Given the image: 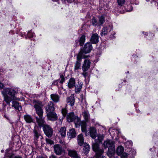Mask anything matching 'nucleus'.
I'll use <instances>...</instances> for the list:
<instances>
[{
    "mask_svg": "<svg viewBox=\"0 0 158 158\" xmlns=\"http://www.w3.org/2000/svg\"><path fill=\"white\" fill-rule=\"evenodd\" d=\"M18 92V90L16 88H6L4 89L2 92L4 97V101L7 105L10 106V102L12 100H16L15 95Z\"/></svg>",
    "mask_w": 158,
    "mask_h": 158,
    "instance_id": "1",
    "label": "nucleus"
},
{
    "mask_svg": "<svg viewBox=\"0 0 158 158\" xmlns=\"http://www.w3.org/2000/svg\"><path fill=\"white\" fill-rule=\"evenodd\" d=\"M33 103L36 113L39 117H43L44 111L43 109V105L42 102L38 100H34L33 101Z\"/></svg>",
    "mask_w": 158,
    "mask_h": 158,
    "instance_id": "2",
    "label": "nucleus"
},
{
    "mask_svg": "<svg viewBox=\"0 0 158 158\" xmlns=\"http://www.w3.org/2000/svg\"><path fill=\"white\" fill-rule=\"evenodd\" d=\"M92 149L95 153V158H106L103 155L104 150L99 147V145L97 143H94L92 145Z\"/></svg>",
    "mask_w": 158,
    "mask_h": 158,
    "instance_id": "3",
    "label": "nucleus"
},
{
    "mask_svg": "<svg viewBox=\"0 0 158 158\" xmlns=\"http://www.w3.org/2000/svg\"><path fill=\"white\" fill-rule=\"evenodd\" d=\"M66 119L67 121L69 122H74L76 127L80 121V118L77 116L75 115L73 112L69 113L66 116Z\"/></svg>",
    "mask_w": 158,
    "mask_h": 158,
    "instance_id": "4",
    "label": "nucleus"
},
{
    "mask_svg": "<svg viewBox=\"0 0 158 158\" xmlns=\"http://www.w3.org/2000/svg\"><path fill=\"white\" fill-rule=\"evenodd\" d=\"M60 77L59 79L53 81L52 85H56L59 88L61 87L62 89H63V84L65 81L64 75L63 74H60Z\"/></svg>",
    "mask_w": 158,
    "mask_h": 158,
    "instance_id": "5",
    "label": "nucleus"
},
{
    "mask_svg": "<svg viewBox=\"0 0 158 158\" xmlns=\"http://www.w3.org/2000/svg\"><path fill=\"white\" fill-rule=\"evenodd\" d=\"M92 49L93 47L91 43L89 42H87L85 44L83 48L79 53H81L82 55L83 53H88L91 52Z\"/></svg>",
    "mask_w": 158,
    "mask_h": 158,
    "instance_id": "6",
    "label": "nucleus"
},
{
    "mask_svg": "<svg viewBox=\"0 0 158 158\" xmlns=\"http://www.w3.org/2000/svg\"><path fill=\"white\" fill-rule=\"evenodd\" d=\"M43 129L44 134L48 137H51L52 136L53 130L50 126L48 124L45 125Z\"/></svg>",
    "mask_w": 158,
    "mask_h": 158,
    "instance_id": "7",
    "label": "nucleus"
},
{
    "mask_svg": "<svg viewBox=\"0 0 158 158\" xmlns=\"http://www.w3.org/2000/svg\"><path fill=\"white\" fill-rule=\"evenodd\" d=\"M82 59V55L81 53H79L77 56V60L76 61L74 66V70H78L81 69V62Z\"/></svg>",
    "mask_w": 158,
    "mask_h": 158,
    "instance_id": "8",
    "label": "nucleus"
},
{
    "mask_svg": "<svg viewBox=\"0 0 158 158\" xmlns=\"http://www.w3.org/2000/svg\"><path fill=\"white\" fill-rule=\"evenodd\" d=\"M85 40V36L84 34H82L80 37H78V39L75 40V44L76 46H82Z\"/></svg>",
    "mask_w": 158,
    "mask_h": 158,
    "instance_id": "9",
    "label": "nucleus"
},
{
    "mask_svg": "<svg viewBox=\"0 0 158 158\" xmlns=\"http://www.w3.org/2000/svg\"><path fill=\"white\" fill-rule=\"evenodd\" d=\"M46 114L48 119L49 120L54 121L58 119V116L55 111Z\"/></svg>",
    "mask_w": 158,
    "mask_h": 158,
    "instance_id": "10",
    "label": "nucleus"
},
{
    "mask_svg": "<svg viewBox=\"0 0 158 158\" xmlns=\"http://www.w3.org/2000/svg\"><path fill=\"white\" fill-rule=\"evenodd\" d=\"M54 148L55 153L58 155H61L64 152L62 146L59 144H56L54 146Z\"/></svg>",
    "mask_w": 158,
    "mask_h": 158,
    "instance_id": "11",
    "label": "nucleus"
},
{
    "mask_svg": "<svg viewBox=\"0 0 158 158\" xmlns=\"http://www.w3.org/2000/svg\"><path fill=\"white\" fill-rule=\"evenodd\" d=\"M35 119L38 126L40 128L42 127H43L45 125L47 124L44 120V118L43 117H36Z\"/></svg>",
    "mask_w": 158,
    "mask_h": 158,
    "instance_id": "12",
    "label": "nucleus"
},
{
    "mask_svg": "<svg viewBox=\"0 0 158 158\" xmlns=\"http://www.w3.org/2000/svg\"><path fill=\"white\" fill-rule=\"evenodd\" d=\"M55 108L54 104L52 102H49L45 107L46 113L54 111Z\"/></svg>",
    "mask_w": 158,
    "mask_h": 158,
    "instance_id": "13",
    "label": "nucleus"
},
{
    "mask_svg": "<svg viewBox=\"0 0 158 158\" xmlns=\"http://www.w3.org/2000/svg\"><path fill=\"white\" fill-rule=\"evenodd\" d=\"M68 155L73 158H81L77 154V152L73 149H68Z\"/></svg>",
    "mask_w": 158,
    "mask_h": 158,
    "instance_id": "14",
    "label": "nucleus"
},
{
    "mask_svg": "<svg viewBox=\"0 0 158 158\" xmlns=\"http://www.w3.org/2000/svg\"><path fill=\"white\" fill-rule=\"evenodd\" d=\"M91 62L89 60L85 59L82 67V69L83 72L88 70L90 67Z\"/></svg>",
    "mask_w": 158,
    "mask_h": 158,
    "instance_id": "15",
    "label": "nucleus"
},
{
    "mask_svg": "<svg viewBox=\"0 0 158 158\" xmlns=\"http://www.w3.org/2000/svg\"><path fill=\"white\" fill-rule=\"evenodd\" d=\"M66 102L69 105L72 107L73 106L75 102V99L74 94H72L70 96L68 97L67 99Z\"/></svg>",
    "mask_w": 158,
    "mask_h": 158,
    "instance_id": "16",
    "label": "nucleus"
},
{
    "mask_svg": "<svg viewBox=\"0 0 158 158\" xmlns=\"http://www.w3.org/2000/svg\"><path fill=\"white\" fill-rule=\"evenodd\" d=\"M99 37L97 33L92 34L90 38L91 43L93 44H97L99 41Z\"/></svg>",
    "mask_w": 158,
    "mask_h": 158,
    "instance_id": "17",
    "label": "nucleus"
},
{
    "mask_svg": "<svg viewBox=\"0 0 158 158\" xmlns=\"http://www.w3.org/2000/svg\"><path fill=\"white\" fill-rule=\"evenodd\" d=\"M89 133L90 136L93 139H95L97 136L96 130L95 127H91L90 128Z\"/></svg>",
    "mask_w": 158,
    "mask_h": 158,
    "instance_id": "18",
    "label": "nucleus"
},
{
    "mask_svg": "<svg viewBox=\"0 0 158 158\" xmlns=\"http://www.w3.org/2000/svg\"><path fill=\"white\" fill-rule=\"evenodd\" d=\"M78 125L79 126H81V130L82 132H85V135H87V129L86 128L87 124L86 123L80 122V123H78V124H77V126ZM77 126L76 127H77Z\"/></svg>",
    "mask_w": 158,
    "mask_h": 158,
    "instance_id": "19",
    "label": "nucleus"
},
{
    "mask_svg": "<svg viewBox=\"0 0 158 158\" xmlns=\"http://www.w3.org/2000/svg\"><path fill=\"white\" fill-rule=\"evenodd\" d=\"M76 81L75 78L72 77L70 78L68 83V87L69 89H72L75 86Z\"/></svg>",
    "mask_w": 158,
    "mask_h": 158,
    "instance_id": "20",
    "label": "nucleus"
},
{
    "mask_svg": "<svg viewBox=\"0 0 158 158\" xmlns=\"http://www.w3.org/2000/svg\"><path fill=\"white\" fill-rule=\"evenodd\" d=\"M12 107L14 108L16 110L20 111L22 110V107L20 104L17 102L13 101L12 102Z\"/></svg>",
    "mask_w": 158,
    "mask_h": 158,
    "instance_id": "21",
    "label": "nucleus"
},
{
    "mask_svg": "<svg viewBox=\"0 0 158 158\" xmlns=\"http://www.w3.org/2000/svg\"><path fill=\"white\" fill-rule=\"evenodd\" d=\"M82 114L86 122H88L90 119V115L88 111V110H84L82 112Z\"/></svg>",
    "mask_w": 158,
    "mask_h": 158,
    "instance_id": "22",
    "label": "nucleus"
},
{
    "mask_svg": "<svg viewBox=\"0 0 158 158\" xmlns=\"http://www.w3.org/2000/svg\"><path fill=\"white\" fill-rule=\"evenodd\" d=\"M24 118L27 123H31L34 122V118L28 114L24 115Z\"/></svg>",
    "mask_w": 158,
    "mask_h": 158,
    "instance_id": "23",
    "label": "nucleus"
},
{
    "mask_svg": "<svg viewBox=\"0 0 158 158\" xmlns=\"http://www.w3.org/2000/svg\"><path fill=\"white\" fill-rule=\"evenodd\" d=\"M83 84L82 82H78L77 84L75 85V92L76 93H79L80 92L82 88Z\"/></svg>",
    "mask_w": 158,
    "mask_h": 158,
    "instance_id": "24",
    "label": "nucleus"
},
{
    "mask_svg": "<svg viewBox=\"0 0 158 158\" xmlns=\"http://www.w3.org/2000/svg\"><path fill=\"white\" fill-rule=\"evenodd\" d=\"M78 144L80 146H82L84 143V138L82 134H81L77 137Z\"/></svg>",
    "mask_w": 158,
    "mask_h": 158,
    "instance_id": "25",
    "label": "nucleus"
},
{
    "mask_svg": "<svg viewBox=\"0 0 158 158\" xmlns=\"http://www.w3.org/2000/svg\"><path fill=\"white\" fill-rule=\"evenodd\" d=\"M51 99L55 103H57L59 101L60 97L57 94H52L50 95Z\"/></svg>",
    "mask_w": 158,
    "mask_h": 158,
    "instance_id": "26",
    "label": "nucleus"
},
{
    "mask_svg": "<svg viewBox=\"0 0 158 158\" xmlns=\"http://www.w3.org/2000/svg\"><path fill=\"white\" fill-rule=\"evenodd\" d=\"M69 137L70 138H75L76 133L74 129L72 128L69 130V132L68 133Z\"/></svg>",
    "mask_w": 158,
    "mask_h": 158,
    "instance_id": "27",
    "label": "nucleus"
},
{
    "mask_svg": "<svg viewBox=\"0 0 158 158\" xmlns=\"http://www.w3.org/2000/svg\"><path fill=\"white\" fill-rule=\"evenodd\" d=\"M114 145H112L111 146L109 147L108 148L107 155L109 156H112L114 152Z\"/></svg>",
    "mask_w": 158,
    "mask_h": 158,
    "instance_id": "28",
    "label": "nucleus"
},
{
    "mask_svg": "<svg viewBox=\"0 0 158 158\" xmlns=\"http://www.w3.org/2000/svg\"><path fill=\"white\" fill-rule=\"evenodd\" d=\"M62 138L64 137L66 135V128L65 127H62L60 129L59 131Z\"/></svg>",
    "mask_w": 158,
    "mask_h": 158,
    "instance_id": "29",
    "label": "nucleus"
},
{
    "mask_svg": "<svg viewBox=\"0 0 158 158\" xmlns=\"http://www.w3.org/2000/svg\"><path fill=\"white\" fill-rule=\"evenodd\" d=\"M106 15H104L98 16V23L100 26L102 25L105 22Z\"/></svg>",
    "mask_w": 158,
    "mask_h": 158,
    "instance_id": "30",
    "label": "nucleus"
},
{
    "mask_svg": "<svg viewBox=\"0 0 158 158\" xmlns=\"http://www.w3.org/2000/svg\"><path fill=\"white\" fill-rule=\"evenodd\" d=\"M124 151V148L121 146H119L117 148L116 150V153L118 156L121 155Z\"/></svg>",
    "mask_w": 158,
    "mask_h": 158,
    "instance_id": "31",
    "label": "nucleus"
},
{
    "mask_svg": "<svg viewBox=\"0 0 158 158\" xmlns=\"http://www.w3.org/2000/svg\"><path fill=\"white\" fill-rule=\"evenodd\" d=\"M90 149V146L88 144L85 143L83 147V150L85 154H87Z\"/></svg>",
    "mask_w": 158,
    "mask_h": 158,
    "instance_id": "32",
    "label": "nucleus"
},
{
    "mask_svg": "<svg viewBox=\"0 0 158 158\" xmlns=\"http://www.w3.org/2000/svg\"><path fill=\"white\" fill-rule=\"evenodd\" d=\"M91 22L92 25L94 27H100V26L98 23V21L97 19L94 17H93L91 20Z\"/></svg>",
    "mask_w": 158,
    "mask_h": 158,
    "instance_id": "33",
    "label": "nucleus"
},
{
    "mask_svg": "<svg viewBox=\"0 0 158 158\" xmlns=\"http://www.w3.org/2000/svg\"><path fill=\"white\" fill-rule=\"evenodd\" d=\"M108 32L107 27H104L101 31L100 35L101 36H105L107 34Z\"/></svg>",
    "mask_w": 158,
    "mask_h": 158,
    "instance_id": "34",
    "label": "nucleus"
},
{
    "mask_svg": "<svg viewBox=\"0 0 158 158\" xmlns=\"http://www.w3.org/2000/svg\"><path fill=\"white\" fill-rule=\"evenodd\" d=\"M33 131L34 139L37 140L40 135V134L39 132L35 129H34Z\"/></svg>",
    "mask_w": 158,
    "mask_h": 158,
    "instance_id": "35",
    "label": "nucleus"
},
{
    "mask_svg": "<svg viewBox=\"0 0 158 158\" xmlns=\"http://www.w3.org/2000/svg\"><path fill=\"white\" fill-rule=\"evenodd\" d=\"M104 147L105 148H109L112 145H114L113 143H111L110 141L107 140L105 141L103 143Z\"/></svg>",
    "mask_w": 158,
    "mask_h": 158,
    "instance_id": "36",
    "label": "nucleus"
},
{
    "mask_svg": "<svg viewBox=\"0 0 158 158\" xmlns=\"http://www.w3.org/2000/svg\"><path fill=\"white\" fill-rule=\"evenodd\" d=\"M61 113L63 115V118H64L68 113V110L65 108H63L61 110Z\"/></svg>",
    "mask_w": 158,
    "mask_h": 158,
    "instance_id": "37",
    "label": "nucleus"
},
{
    "mask_svg": "<svg viewBox=\"0 0 158 158\" xmlns=\"http://www.w3.org/2000/svg\"><path fill=\"white\" fill-rule=\"evenodd\" d=\"M35 35V34L32 32L31 30L29 31L27 33V37L29 39H31Z\"/></svg>",
    "mask_w": 158,
    "mask_h": 158,
    "instance_id": "38",
    "label": "nucleus"
},
{
    "mask_svg": "<svg viewBox=\"0 0 158 158\" xmlns=\"http://www.w3.org/2000/svg\"><path fill=\"white\" fill-rule=\"evenodd\" d=\"M117 2L118 5L122 6L125 2V0H117Z\"/></svg>",
    "mask_w": 158,
    "mask_h": 158,
    "instance_id": "39",
    "label": "nucleus"
},
{
    "mask_svg": "<svg viewBox=\"0 0 158 158\" xmlns=\"http://www.w3.org/2000/svg\"><path fill=\"white\" fill-rule=\"evenodd\" d=\"M2 109L1 111L2 113H5L6 105L4 103V101H3V103L2 104Z\"/></svg>",
    "mask_w": 158,
    "mask_h": 158,
    "instance_id": "40",
    "label": "nucleus"
},
{
    "mask_svg": "<svg viewBox=\"0 0 158 158\" xmlns=\"http://www.w3.org/2000/svg\"><path fill=\"white\" fill-rule=\"evenodd\" d=\"M128 155V153L125 152L120 156H121V158H127Z\"/></svg>",
    "mask_w": 158,
    "mask_h": 158,
    "instance_id": "41",
    "label": "nucleus"
},
{
    "mask_svg": "<svg viewBox=\"0 0 158 158\" xmlns=\"http://www.w3.org/2000/svg\"><path fill=\"white\" fill-rule=\"evenodd\" d=\"M46 142L47 144L52 145L54 144L53 141L50 139H46Z\"/></svg>",
    "mask_w": 158,
    "mask_h": 158,
    "instance_id": "42",
    "label": "nucleus"
},
{
    "mask_svg": "<svg viewBox=\"0 0 158 158\" xmlns=\"http://www.w3.org/2000/svg\"><path fill=\"white\" fill-rule=\"evenodd\" d=\"M82 75L84 77L85 79L86 78V77H87L88 75V73L87 72H83L82 73Z\"/></svg>",
    "mask_w": 158,
    "mask_h": 158,
    "instance_id": "43",
    "label": "nucleus"
},
{
    "mask_svg": "<svg viewBox=\"0 0 158 158\" xmlns=\"http://www.w3.org/2000/svg\"><path fill=\"white\" fill-rule=\"evenodd\" d=\"M113 132H114L116 133V134H117V135H118L119 131L117 129H114L113 130V132H111V133H110V134L111 135L113 134Z\"/></svg>",
    "mask_w": 158,
    "mask_h": 158,
    "instance_id": "44",
    "label": "nucleus"
},
{
    "mask_svg": "<svg viewBox=\"0 0 158 158\" xmlns=\"http://www.w3.org/2000/svg\"><path fill=\"white\" fill-rule=\"evenodd\" d=\"M115 34V32H114L113 34H112L110 36V38L111 39H113L115 38V37L114 35Z\"/></svg>",
    "mask_w": 158,
    "mask_h": 158,
    "instance_id": "45",
    "label": "nucleus"
},
{
    "mask_svg": "<svg viewBox=\"0 0 158 158\" xmlns=\"http://www.w3.org/2000/svg\"><path fill=\"white\" fill-rule=\"evenodd\" d=\"M127 7L128 8V7H130V8H131V10H127V11H129V12L131 11H132V10L133 9V7H132V6L131 5H128L127 6Z\"/></svg>",
    "mask_w": 158,
    "mask_h": 158,
    "instance_id": "46",
    "label": "nucleus"
},
{
    "mask_svg": "<svg viewBox=\"0 0 158 158\" xmlns=\"http://www.w3.org/2000/svg\"><path fill=\"white\" fill-rule=\"evenodd\" d=\"M49 158H58L56 156L52 155L50 156Z\"/></svg>",
    "mask_w": 158,
    "mask_h": 158,
    "instance_id": "47",
    "label": "nucleus"
},
{
    "mask_svg": "<svg viewBox=\"0 0 158 158\" xmlns=\"http://www.w3.org/2000/svg\"><path fill=\"white\" fill-rule=\"evenodd\" d=\"M4 87L3 84L0 82V88H3Z\"/></svg>",
    "mask_w": 158,
    "mask_h": 158,
    "instance_id": "48",
    "label": "nucleus"
},
{
    "mask_svg": "<svg viewBox=\"0 0 158 158\" xmlns=\"http://www.w3.org/2000/svg\"><path fill=\"white\" fill-rule=\"evenodd\" d=\"M145 35V37L146 36H147V35H148V33L147 32H144V31H143L142 32Z\"/></svg>",
    "mask_w": 158,
    "mask_h": 158,
    "instance_id": "49",
    "label": "nucleus"
},
{
    "mask_svg": "<svg viewBox=\"0 0 158 158\" xmlns=\"http://www.w3.org/2000/svg\"><path fill=\"white\" fill-rule=\"evenodd\" d=\"M13 158H22V157L20 156H15Z\"/></svg>",
    "mask_w": 158,
    "mask_h": 158,
    "instance_id": "50",
    "label": "nucleus"
},
{
    "mask_svg": "<svg viewBox=\"0 0 158 158\" xmlns=\"http://www.w3.org/2000/svg\"><path fill=\"white\" fill-rule=\"evenodd\" d=\"M64 118H63V117H62V118H61V119H60V118H59V119L60 120V123L61 124L62 123V121L63 119Z\"/></svg>",
    "mask_w": 158,
    "mask_h": 158,
    "instance_id": "51",
    "label": "nucleus"
},
{
    "mask_svg": "<svg viewBox=\"0 0 158 158\" xmlns=\"http://www.w3.org/2000/svg\"><path fill=\"white\" fill-rule=\"evenodd\" d=\"M3 117L6 118V119H8V117L7 116L6 114H4L3 115Z\"/></svg>",
    "mask_w": 158,
    "mask_h": 158,
    "instance_id": "52",
    "label": "nucleus"
},
{
    "mask_svg": "<svg viewBox=\"0 0 158 158\" xmlns=\"http://www.w3.org/2000/svg\"><path fill=\"white\" fill-rule=\"evenodd\" d=\"M3 151H4L3 150H2L1 151V152H3Z\"/></svg>",
    "mask_w": 158,
    "mask_h": 158,
    "instance_id": "53",
    "label": "nucleus"
},
{
    "mask_svg": "<svg viewBox=\"0 0 158 158\" xmlns=\"http://www.w3.org/2000/svg\"><path fill=\"white\" fill-rule=\"evenodd\" d=\"M111 158H118V157H113Z\"/></svg>",
    "mask_w": 158,
    "mask_h": 158,
    "instance_id": "54",
    "label": "nucleus"
},
{
    "mask_svg": "<svg viewBox=\"0 0 158 158\" xmlns=\"http://www.w3.org/2000/svg\"><path fill=\"white\" fill-rule=\"evenodd\" d=\"M126 73H129V71H127V72H126Z\"/></svg>",
    "mask_w": 158,
    "mask_h": 158,
    "instance_id": "55",
    "label": "nucleus"
},
{
    "mask_svg": "<svg viewBox=\"0 0 158 158\" xmlns=\"http://www.w3.org/2000/svg\"><path fill=\"white\" fill-rule=\"evenodd\" d=\"M8 108H9V109H10L11 107H10V106L9 107L7 108V109H8Z\"/></svg>",
    "mask_w": 158,
    "mask_h": 158,
    "instance_id": "56",
    "label": "nucleus"
},
{
    "mask_svg": "<svg viewBox=\"0 0 158 158\" xmlns=\"http://www.w3.org/2000/svg\"><path fill=\"white\" fill-rule=\"evenodd\" d=\"M157 155V156L158 157V152Z\"/></svg>",
    "mask_w": 158,
    "mask_h": 158,
    "instance_id": "57",
    "label": "nucleus"
},
{
    "mask_svg": "<svg viewBox=\"0 0 158 158\" xmlns=\"http://www.w3.org/2000/svg\"><path fill=\"white\" fill-rule=\"evenodd\" d=\"M157 155V156L158 157V152Z\"/></svg>",
    "mask_w": 158,
    "mask_h": 158,
    "instance_id": "58",
    "label": "nucleus"
},
{
    "mask_svg": "<svg viewBox=\"0 0 158 158\" xmlns=\"http://www.w3.org/2000/svg\"><path fill=\"white\" fill-rule=\"evenodd\" d=\"M151 149H152V148H150V150L151 151Z\"/></svg>",
    "mask_w": 158,
    "mask_h": 158,
    "instance_id": "59",
    "label": "nucleus"
},
{
    "mask_svg": "<svg viewBox=\"0 0 158 158\" xmlns=\"http://www.w3.org/2000/svg\"><path fill=\"white\" fill-rule=\"evenodd\" d=\"M146 1H148L147 0H146Z\"/></svg>",
    "mask_w": 158,
    "mask_h": 158,
    "instance_id": "60",
    "label": "nucleus"
},
{
    "mask_svg": "<svg viewBox=\"0 0 158 158\" xmlns=\"http://www.w3.org/2000/svg\"><path fill=\"white\" fill-rule=\"evenodd\" d=\"M111 30H112V28H111Z\"/></svg>",
    "mask_w": 158,
    "mask_h": 158,
    "instance_id": "61",
    "label": "nucleus"
},
{
    "mask_svg": "<svg viewBox=\"0 0 158 158\" xmlns=\"http://www.w3.org/2000/svg\"><path fill=\"white\" fill-rule=\"evenodd\" d=\"M125 81H126V80L124 81V82H125Z\"/></svg>",
    "mask_w": 158,
    "mask_h": 158,
    "instance_id": "62",
    "label": "nucleus"
},
{
    "mask_svg": "<svg viewBox=\"0 0 158 158\" xmlns=\"http://www.w3.org/2000/svg\"><path fill=\"white\" fill-rule=\"evenodd\" d=\"M52 1H55V0H52Z\"/></svg>",
    "mask_w": 158,
    "mask_h": 158,
    "instance_id": "63",
    "label": "nucleus"
}]
</instances>
